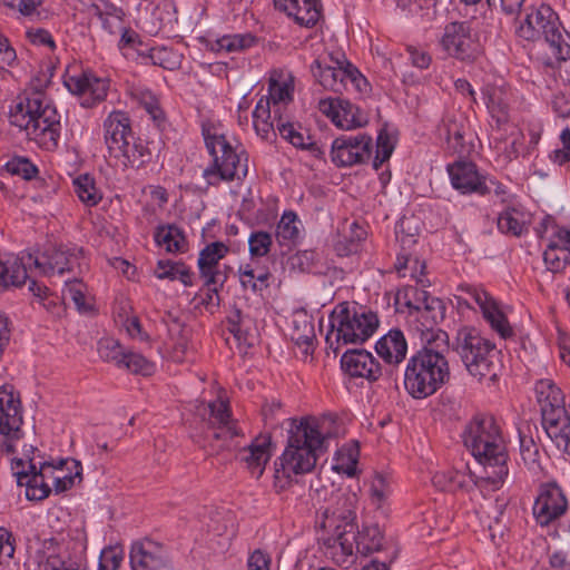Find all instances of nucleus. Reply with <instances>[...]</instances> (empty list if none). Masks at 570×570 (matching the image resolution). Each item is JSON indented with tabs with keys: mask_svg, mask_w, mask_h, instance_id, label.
<instances>
[{
	"mask_svg": "<svg viewBox=\"0 0 570 570\" xmlns=\"http://www.w3.org/2000/svg\"><path fill=\"white\" fill-rule=\"evenodd\" d=\"M324 422L313 417L293 420L288 430L287 445L275 468V487L284 489L292 474L311 472L317 462L320 452L324 451L330 436L323 431Z\"/></svg>",
	"mask_w": 570,
	"mask_h": 570,
	"instance_id": "nucleus-1",
	"label": "nucleus"
},
{
	"mask_svg": "<svg viewBox=\"0 0 570 570\" xmlns=\"http://www.w3.org/2000/svg\"><path fill=\"white\" fill-rule=\"evenodd\" d=\"M463 443L483 465L481 480L498 489L508 476V453L501 428L489 414H476L465 425Z\"/></svg>",
	"mask_w": 570,
	"mask_h": 570,
	"instance_id": "nucleus-2",
	"label": "nucleus"
},
{
	"mask_svg": "<svg viewBox=\"0 0 570 570\" xmlns=\"http://www.w3.org/2000/svg\"><path fill=\"white\" fill-rule=\"evenodd\" d=\"M10 122L24 130L30 140L41 148H57L61 124L60 116L40 92L24 97L12 107Z\"/></svg>",
	"mask_w": 570,
	"mask_h": 570,
	"instance_id": "nucleus-3",
	"label": "nucleus"
},
{
	"mask_svg": "<svg viewBox=\"0 0 570 570\" xmlns=\"http://www.w3.org/2000/svg\"><path fill=\"white\" fill-rule=\"evenodd\" d=\"M448 348L428 345L417 351L407 362L404 387L417 400L434 394L450 377L449 363L444 356Z\"/></svg>",
	"mask_w": 570,
	"mask_h": 570,
	"instance_id": "nucleus-4",
	"label": "nucleus"
},
{
	"mask_svg": "<svg viewBox=\"0 0 570 570\" xmlns=\"http://www.w3.org/2000/svg\"><path fill=\"white\" fill-rule=\"evenodd\" d=\"M105 144L110 158L124 169H139L151 159L147 144L134 135L129 116L114 111L104 121Z\"/></svg>",
	"mask_w": 570,
	"mask_h": 570,
	"instance_id": "nucleus-5",
	"label": "nucleus"
},
{
	"mask_svg": "<svg viewBox=\"0 0 570 570\" xmlns=\"http://www.w3.org/2000/svg\"><path fill=\"white\" fill-rule=\"evenodd\" d=\"M330 330L325 336L327 348L334 355L347 344H362L379 326V318L372 312L357 309L348 303L338 304L328 316Z\"/></svg>",
	"mask_w": 570,
	"mask_h": 570,
	"instance_id": "nucleus-6",
	"label": "nucleus"
},
{
	"mask_svg": "<svg viewBox=\"0 0 570 570\" xmlns=\"http://www.w3.org/2000/svg\"><path fill=\"white\" fill-rule=\"evenodd\" d=\"M524 17L515 27V35L527 41L543 39L557 60L570 58V46L563 37V27L553 9L544 3L524 8Z\"/></svg>",
	"mask_w": 570,
	"mask_h": 570,
	"instance_id": "nucleus-7",
	"label": "nucleus"
},
{
	"mask_svg": "<svg viewBox=\"0 0 570 570\" xmlns=\"http://www.w3.org/2000/svg\"><path fill=\"white\" fill-rule=\"evenodd\" d=\"M206 148L213 157V166L204 170L209 185L220 181L240 179L247 175V157L242 150L237 153L224 134L213 125H203Z\"/></svg>",
	"mask_w": 570,
	"mask_h": 570,
	"instance_id": "nucleus-8",
	"label": "nucleus"
},
{
	"mask_svg": "<svg viewBox=\"0 0 570 570\" xmlns=\"http://www.w3.org/2000/svg\"><path fill=\"white\" fill-rule=\"evenodd\" d=\"M196 413L207 425L202 445L208 455L220 453L229 446L233 438L240 434L237 421L232 417L228 401L222 397L202 402Z\"/></svg>",
	"mask_w": 570,
	"mask_h": 570,
	"instance_id": "nucleus-9",
	"label": "nucleus"
},
{
	"mask_svg": "<svg viewBox=\"0 0 570 570\" xmlns=\"http://www.w3.org/2000/svg\"><path fill=\"white\" fill-rule=\"evenodd\" d=\"M355 524L348 530H342L338 535L323 538L326 553L336 563H344L353 556L354 550L363 556L380 551L383 548L384 535L377 524L363 525L355 533Z\"/></svg>",
	"mask_w": 570,
	"mask_h": 570,
	"instance_id": "nucleus-10",
	"label": "nucleus"
},
{
	"mask_svg": "<svg viewBox=\"0 0 570 570\" xmlns=\"http://www.w3.org/2000/svg\"><path fill=\"white\" fill-rule=\"evenodd\" d=\"M318 511L320 527L328 531L330 535H338L342 530H348L354 525L355 494L332 491Z\"/></svg>",
	"mask_w": 570,
	"mask_h": 570,
	"instance_id": "nucleus-11",
	"label": "nucleus"
},
{
	"mask_svg": "<svg viewBox=\"0 0 570 570\" xmlns=\"http://www.w3.org/2000/svg\"><path fill=\"white\" fill-rule=\"evenodd\" d=\"M82 250L67 246L49 247L42 254L33 256L27 253L28 263L45 276H62L80 267Z\"/></svg>",
	"mask_w": 570,
	"mask_h": 570,
	"instance_id": "nucleus-12",
	"label": "nucleus"
},
{
	"mask_svg": "<svg viewBox=\"0 0 570 570\" xmlns=\"http://www.w3.org/2000/svg\"><path fill=\"white\" fill-rule=\"evenodd\" d=\"M372 137L365 134L334 139L331 159L337 167H352L367 161L372 155Z\"/></svg>",
	"mask_w": 570,
	"mask_h": 570,
	"instance_id": "nucleus-13",
	"label": "nucleus"
},
{
	"mask_svg": "<svg viewBox=\"0 0 570 570\" xmlns=\"http://www.w3.org/2000/svg\"><path fill=\"white\" fill-rule=\"evenodd\" d=\"M568 509V500L557 482L540 484L533 504V517L541 527L549 525L560 519Z\"/></svg>",
	"mask_w": 570,
	"mask_h": 570,
	"instance_id": "nucleus-14",
	"label": "nucleus"
},
{
	"mask_svg": "<svg viewBox=\"0 0 570 570\" xmlns=\"http://www.w3.org/2000/svg\"><path fill=\"white\" fill-rule=\"evenodd\" d=\"M314 78L322 87L334 92H342L351 83L361 89V82L365 83V79L351 63H340L337 66L322 65L315 60L311 66Z\"/></svg>",
	"mask_w": 570,
	"mask_h": 570,
	"instance_id": "nucleus-15",
	"label": "nucleus"
},
{
	"mask_svg": "<svg viewBox=\"0 0 570 570\" xmlns=\"http://www.w3.org/2000/svg\"><path fill=\"white\" fill-rule=\"evenodd\" d=\"M458 291L464 294L463 296L468 297L471 303L474 302L479 306L491 328L502 338H508L513 335V331L505 315L499 308L498 303L485 291L470 284L459 285Z\"/></svg>",
	"mask_w": 570,
	"mask_h": 570,
	"instance_id": "nucleus-16",
	"label": "nucleus"
},
{
	"mask_svg": "<svg viewBox=\"0 0 570 570\" xmlns=\"http://www.w3.org/2000/svg\"><path fill=\"white\" fill-rule=\"evenodd\" d=\"M129 558L132 570H175L168 549L154 540L134 542Z\"/></svg>",
	"mask_w": 570,
	"mask_h": 570,
	"instance_id": "nucleus-17",
	"label": "nucleus"
},
{
	"mask_svg": "<svg viewBox=\"0 0 570 570\" xmlns=\"http://www.w3.org/2000/svg\"><path fill=\"white\" fill-rule=\"evenodd\" d=\"M441 46L449 56L462 61H472L478 55V43L466 22L446 24Z\"/></svg>",
	"mask_w": 570,
	"mask_h": 570,
	"instance_id": "nucleus-18",
	"label": "nucleus"
},
{
	"mask_svg": "<svg viewBox=\"0 0 570 570\" xmlns=\"http://www.w3.org/2000/svg\"><path fill=\"white\" fill-rule=\"evenodd\" d=\"M228 252V246L223 242L210 243L200 250L197 264L204 284L224 286L229 268L226 265H220L219 262Z\"/></svg>",
	"mask_w": 570,
	"mask_h": 570,
	"instance_id": "nucleus-19",
	"label": "nucleus"
},
{
	"mask_svg": "<svg viewBox=\"0 0 570 570\" xmlns=\"http://www.w3.org/2000/svg\"><path fill=\"white\" fill-rule=\"evenodd\" d=\"M320 110L328 116L341 129L351 130L367 124V115L357 106L344 99H322Z\"/></svg>",
	"mask_w": 570,
	"mask_h": 570,
	"instance_id": "nucleus-20",
	"label": "nucleus"
},
{
	"mask_svg": "<svg viewBox=\"0 0 570 570\" xmlns=\"http://www.w3.org/2000/svg\"><path fill=\"white\" fill-rule=\"evenodd\" d=\"M430 305H424L421 311L416 312V320L421 323V331L423 338L428 345H435L436 347L448 348L449 336L448 333L436 328L439 322L444 318L445 306L441 299L428 301Z\"/></svg>",
	"mask_w": 570,
	"mask_h": 570,
	"instance_id": "nucleus-21",
	"label": "nucleus"
},
{
	"mask_svg": "<svg viewBox=\"0 0 570 570\" xmlns=\"http://www.w3.org/2000/svg\"><path fill=\"white\" fill-rule=\"evenodd\" d=\"M65 85L70 92L81 97V105L83 107H91L102 101L108 91V81L106 79L97 78L92 73L86 72L68 78Z\"/></svg>",
	"mask_w": 570,
	"mask_h": 570,
	"instance_id": "nucleus-22",
	"label": "nucleus"
},
{
	"mask_svg": "<svg viewBox=\"0 0 570 570\" xmlns=\"http://www.w3.org/2000/svg\"><path fill=\"white\" fill-rule=\"evenodd\" d=\"M452 186L461 194L485 195L489 190L473 163L456 161L448 167Z\"/></svg>",
	"mask_w": 570,
	"mask_h": 570,
	"instance_id": "nucleus-23",
	"label": "nucleus"
},
{
	"mask_svg": "<svg viewBox=\"0 0 570 570\" xmlns=\"http://www.w3.org/2000/svg\"><path fill=\"white\" fill-rule=\"evenodd\" d=\"M343 371L352 377L376 381L382 375V367L376 358L365 350L346 351L341 358Z\"/></svg>",
	"mask_w": 570,
	"mask_h": 570,
	"instance_id": "nucleus-24",
	"label": "nucleus"
},
{
	"mask_svg": "<svg viewBox=\"0 0 570 570\" xmlns=\"http://www.w3.org/2000/svg\"><path fill=\"white\" fill-rule=\"evenodd\" d=\"M22 424L21 404L12 386H0V433L10 435Z\"/></svg>",
	"mask_w": 570,
	"mask_h": 570,
	"instance_id": "nucleus-25",
	"label": "nucleus"
},
{
	"mask_svg": "<svg viewBox=\"0 0 570 570\" xmlns=\"http://www.w3.org/2000/svg\"><path fill=\"white\" fill-rule=\"evenodd\" d=\"M28 268H31V264L28 263L27 253H22L21 256L6 254L0 257V291L24 284L28 279Z\"/></svg>",
	"mask_w": 570,
	"mask_h": 570,
	"instance_id": "nucleus-26",
	"label": "nucleus"
},
{
	"mask_svg": "<svg viewBox=\"0 0 570 570\" xmlns=\"http://www.w3.org/2000/svg\"><path fill=\"white\" fill-rule=\"evenodd\" d=\"M271 436L259 435L239 453L240 460L246 463L247 469L256 479L263 474L265 465L271 459Z\"/></svg>",
	"mask_w": 570,
	"mask_h": 570,
	"instance_id": "nucleus-27",
	"label": "nucleus"
},
{
	"mask_svg": "<svg viewBox=\"0 0 570 570\" xmlns=\"http://www.w3.org/2000/svg\"><path fill=\"white\" fill-rule=\"evenodd\" d=\"M275 7L303 27H313L321 17L320 0H275Z\"/></svg>",
	"mask_w": 570,
	"mask_h": 570,
	"instance_id": "nucleus-28",
	"label": "nucleus"
},
{
	"mask_svg": "<svg viewBox=\"0 0 570 570\" xmlns=\"http://www.w3.org/2000/svg\"><path fill=\"white\" fill-rule=\"evenodd\" d=\"M473 360L461 358L468 372L479 381L488 379L495 381L500 371L499 352L491 345L488 352L472 355Z\"/></svg>",
	"mask_w": 570,
	"mask_h": 570,
	"instance_id": "nucleus-29",
	"label": "nucleus"
},
{
	"mask_svg": "<svg viewBox=\"0 0 570 570\" xmlns=\"http://www.w3.org/2000/svg\"><path fill=\"white\" fill-rule=\"evenodd\" d=\"M440 138L444 139L448 148L456 154L466 151L464 136L465 125L462 115L448 114L438 127Z\"/></svg>",
	"mask_w": 570,
	"mask_h": 570,
	"instance_id": "nucleus-30",
	"label": "nucleus"
},
{
	"mask_svg": "<svg viewBox=\"0 0 570 570\" xmlns=\"http://www.w3.org/2000/svg\"><path fill=\"white\" fill-rule=\"evenodd\" d=\"M542 426L547 435L562 452L570 454V415L567 411H558L557 414H548L542 420Z\"/></svg>",
	"mask_w": 570,
	"mask_h": 570,
	"instance_id": "nucleus-31",
	"label": "nucleus"
},
{
	"mask_svg": "<svg viewBox=\"0 0 570 570\" xmlns=\"http://www.w3.org/2000/svg\"><path fill=\"white\" fill-rule=\"evenodd\" d=\"M377 355L387 364L401 363L407 352L404 334L400 330H391L375 344Z\"/></svg>",
	"mask_w": 570,
	"mask_h": 570,
	"instance_id": "nucleus-32",
	"label": "nucleus"
},
{
	"mask_svg": "<svg viewBox=\"0 0 570 570\" xmlns=\"http://www.w3.org/2000/svg\"><path fill=\"white\" fill-rule=\"evenodd\" d=\"M537 400L540 405L542 420L548 414H557L558 411H566L564 395L562 391L549 379H543L535 384Z\"/></svg>",
	"mask_w": 570,
	"mask_h": 570,
	"instance_id": "nucleus-33",
	"label": "nucleus"
},
{
	"mask_svg": "<svg viewBox=\"0 0 570 570\" xmlns=\"http://www.w3.org/2000/svg\"><path fill=\"white\" fill-rule=\"evenodd\" d=\"M491 345L474 327L464 326L456 332L454 350L461 358L473 360L472 355L488 352Z\"/></svg>",
	"mask_w": 570,
	"mask_h": 570,
	"instance_id": "nucleus-34",
	"label": "nucleus"
},
{
	"mask_svg": "<svg viewBox=\"0 0 570 570\" xmlns=\"http://www.w3.org/2000/svg\"><path fill=\"white\" fill-rule=\"evenodd\" d=\"M315 328L313 318L304 311L295 312L292 316L291 338L303 348L305 355L313 353V342L315 340Z\"/></svg>",
	"mask_w": 570,
	"mask_h": 570,
	"instance_id": "nucleus-35",
	"label": "nucleus"
},
{
	"mask_svg": "<svg viewBox=\"0 0 570 570\" xmlns=\"http://www.w3.org/2000/svg\"><path fill=\"white\" fill-rule=\"evenodd\" d=\"M294 94V79L291 75L279 77L278 79L272 77L268 86V95L264 96L269 105L273 106L275 119L278 115H284V109L292 102Z\"/></svg>",
	"mask_w": 570,
	"mask_h": 570,
	"instance_id": "nucleus-36",
	"label": "nucleus"
},
{
	"mask_svg": "<svg viewBox=\"0 0 570 570\" xmlns=\"http://www.w3.org/2000/svg\"><path fill=\"white\" fill-rule=\"evenodd\" d=\"M253 127L262 139L271 140L276 137L277 119L273 112V106L265 97H262L253 111Z\"/></svg>",
	"mask_w": 570,
	"mask_h": 570,
	"instance_id": "nucleus-37",
	"label": "nucleus"
},
{
	"mask_svg": "<svg viewBox=\"0 0 570 570\" xmlns=\"http://www.w3.org/2000/svg\"><path fill=\"white\" fill-rule=\"evenodd\" d=\"M88 13L91 18H97L109 33L122 30L124 11L109 1L92 3L88 7Z\"/></svg>",
	"mask_w": 570,
	"mask_h": 570,
	"instance_id": "nucleus-38",
	"label": "nucleus"
},
{
	"mask_svg": "<svg viewBox=\"0 0 570 570\" xmlns=\"http://www.w3.org/2000/svg\"><path fill=\"white\" fill-rule=\"evenodd\" d=\"M531 214L519 208H507L498 217V228L501 233L520 237L528 233Z\"/></svg>",
	"mask_w": 570,
	"mask_h": 570,
	"instance_id": "nucleus-39",
	"label": "nucleus"
},
{
	"mask_svg": "<svg viewBox=\"0 0 570 570\" xmlns=\"http://www.w3.org/2000/svg\"><path fill=\"white\" fill-rule=\"evenodd\" d=\"M39 470H36L32 474L22 482V487H26V497L28 500L41 501L49 497L51 487L47 482V472L51 470V463L40 462Z\"/></svg>",
	"mask_w": 570,
	"mask_h": 570,
	"instance_id": "nucleus-40",
	"label": "nucleus"
},
{
	"mask_svg": "<svg viewBox=\"0 0 570 570\" xmlns=\"http://www.w3.org/2000/svg\"><path fill=\"white\" fill-rule=\"evenodd\" d=\"M277 130L279 135L291 142L294 147L309 150L314 155L321 154V149L317 144L311 138V136H304L303 132L297 131L293 124L289 122L288 117L279 114L277 118Z\"/></svg>",
	"mask_w": 570,
	"mask_h": 570,
	"instance_id": "nucleus-41",
	"label": "nucleus"
},
{
	"mask_svg": "<svg viewBox=\"0 0 570 570\" xmlns=\"http://www.w3.org/2000/svg\"><path fill=\"white\" fill-rule=\"evenodd\" d=\"M276 239L281 246H292L301 238V220L293 210H285L276 225Z\"/></svg>",
	"mask_w": 570,
	"mask_h": 570,
	"instance_id": "nucleus-42",
	"label": "nucleus"
},
{
	"mask_svg": "<svg viewBox=\"0 0 570 570\" xmlns=\"http://www.w3.org/2000/svg\"><path fill=\"white\" fill-rule=\"evenodd\" d=\"M81 463L77 460H61L53 476V490L56 493H62L71 489L76 480L81 481Z\"/></svg>",
	"mask_w": 570,
	"mask_h": 570,
	"instance_id": "nucleus-43",
	"label": "nucleus"
},
{
	"mask_svg": "<svg viewBox=\"0 0 570 570\" xmlns=\"http://www.w3.org/2000/svg\"><path fill=\"white\" fill-rule=\"evenodd\" d=\"M156 243L168 253H184L188 244L180 228L175 225L160 226L155 232Z\"/></svg>",
	"mask_w": 570,
	"mask_h": 570,
	"instance_id": "nucleus-44",
	"label": "nucleus"
},
{
	"mask_svg": "<svg viewBox=\"0 0 570 570\" xmlns=\"http://www.w3.org/2000/svg\"><path fill=\"white\" fill-rule=\"evenodd\" d=\"M395 268L401 277H410L414 279L422 287L429 285V281L425 278V264L417 257H413L409 254H399L395 263Z\"/></svg>",
	"mask_w": 570,
	"mask_h": 570,
	"instance_id": "nucleus-45",
	"label": "nucleus"
},
{
	"mask_svg": "<svg viewBox=\"0 0 570 570\" xmlns=\"http://www.w3.org/2000/svg\"><path fill=\"white\" fill-rule=\"evenodd\" d=\"M256 38L247 33L226 35L209 42V49L215 52H238L254 46Z\"/></svg>",
	"mask_w": 570,
	"mask_h": 570,
	"instance_id": "nucleus-46",
	"label": "nucleus"
},
{
	"mask_svg": "<svg viewBox=\"0 0 570 570\" xmlns=\"http://www.w3.org/2000/svg\"><path fill=\"white\" fill-rule=\"evenodd\" d=\"M485 105L495 119L498 125L504 124L509 119V104L501 88H488L485 91Z\"/></svg>",
	"mask_w": 570,
	"mask_h": 570,
	"instance_id": "nucleus-47",
	"label": "nucleus"
},
{
	"mask_svg": "<svg viewBox=\"0 0 570 570\" xmlns=\"http://www.w3.org/2000/svg\"><path fill=\"white\" fill-rule=\"evenodd\" d=\"M63 301H70L75 304L76 308L86 313L91 309V303L87 295V287L80 279L66 281L62 289Z\"/></svg>",
	"mask_w": 570,
	"mask_h": 570,
	"instance_id": "nucleus-48",
	"label": "nucleus"
},
{
	"mask_svg": "<svg viewBox=\"0 0 570 570\" xmlns=\"http://www.w3.org/2000/svg\"><path fill=\"white\" fill-rule=\"evenodd\" d=\"M73 191L87 206H96L101 200V195L96 188L95 180L89 175H80L73 179Z\"/></svg>",
	"mask_w": 570,
	"mask_h": 570,
	"instance_id": "nucleus-49",
	"label": "nucleus"
},
{
	"mask_svg": "<svg viewBox=\"0 0 570 570\" xmlns=\"http://www.w3.org/2000/svg\"><path fill=\"white\" fill-rule=\"evenodd\" d=\"M466 475L456 470L440 471L436 472L432 478L434 487L442 491L450 492L463 489L466 484Z\"/></svg>",
	"mask_w": 570,
	"mask_h": 570,
	"instance_id": "nucleus-50",
	"label": "nucleus"
},
{
	"mask_svg": "<svg viewBox=\"0 0 570 570\" xmlns=\"http://www.w3.org/2000/svg\"><path fill=\"white\" fill-rule=\"evenodd\" d=\"M358 451L355 448H342L337 451L333 469L347 476L355 475Z\"/></svg>",
	"mask_w": 570,
	"mask_h": 570,
	"instance_id": "nucleus-51",
	"label": "nucleus"
},
{
	"mask_svg": "<svg viewBox=\"0 0 570 570\" xmlns=\"http://www.w3.org/2000/svg\"><path fill=\"white\" fill-rule=\"evenodd\" d=\"M99 356L106 362H114L118 367H121L124 355L126 351L114 338H102L98 343Z\"/></svg>",
	"mask_w": 570,
	"mask_h": 570,
	"instance_id": "nucleus-52",
	"label": "nucleus"
},
{
	"mask_svg": "<svg viewBox=\"0 0 570 570\" xmlns=\"http://www.w3.org/2000/svg\"><path fill=\"white\" fill-rule=\"evenodd\" d=\"M7 173L30 180L38 175V168L28 158L14 157L4 165Z\"/></svg>",
	"mask_w": 570,
	"mask_h": 570,
	"instance_id": "nucleus-53",
	"label": "nucleus"
},
{
	"mask_svg": "<svg viewBox=\"0 0 570 570\" xmlns=\"http://www.w3.org/2000/svg\"><path fill=\"white\" fill-rule=\"evenodd\" d=\"M390 493L391 490L387 479L383 474L376 473L370 484V499L372 504L376 508H382Z\"/></svg>",
	"mask_w": 570,
	"mask_h": 570,
	"instance_id": "nucleus-54",
	"label": "nucleus"
},
{
	"mask_svg": "<svg viewBox=\"0 0 570 570\" xmlns=\"http://www.w3.org/2000/svg\"><path fill=\"white\" fill-rule=\"evenodd\" d=\"M394 150V140L385 130H380L376 139V154L373 160V167L379 169L386 161Z\"/></svg>",
	"mask_w": 570,
	"mask_h": 570,
	"instance_id": "nucleus-55",
	"label": "nucleus"
},
{
	"mask_svg": "<svg viewBox=\"0 0 570 570\" xmlns=\"http://www.w3.org/2000/svg\"><path fill=\"white\" fill-rule=\"evenodd\" d=\"M121 367L142 375H150L154 371V364L141 354L135 352L125 353Z\"/></svg>",
	"mask_w": 570,
	"mask_h": 570,
	"instance_id": "nucleus-56",
	"label": "nucleus"
},
{
	"mask_svg": "<svg viewBox=\"0 0 570 570\" xmlns=\"http://www.w3.org/2000/svg\"><path fill=\"white\" fill-rule=\"evenodd\" d=\"M272 243V235L267 232H253L248 238L249 254L253 257H263L268 254Z\"/></svg>",
	"mask_w": 570,
	"mask_h": 570,
	"instance_id": "nucleus-57",
	"label": "nucleus"
},
{
	"mask_svg": "<svg viewBox=\"0 0 570 570\" xmlns=\"http://www.w3.org/2000/svg\"><path fill=\"white\" fill-rule=\"evenodd\" d=\"M227 330L238 343H247V332L245 330V317L240 309L234 308L227 316Z\"/></svg>",
	"mask_w": 570,
	"mask_h": 570,
	"instance_id": "nucleus-58",
	"label": "nucleus"
},
{
	"mask_svg": "<svg viewBox=\"0 0 570 570\" xmlns=\"http://www.w3.org/2000/svg\"><path fill=\"white\" fill-rule=\"evenodd\" d=\"M37 470L35 459H12L11 471L17 479V483L22 487V482Z\"/></svg>",
	"mask_w": 570,
	"mask_h": 570,
	"instance_id": "nucleus-59",
	"label": "nucleus"
},
{
	"mask_svg": "<svg viewBox=\"0 0 570 570\" xmlns=\"http://www.w3.org/2000/svg\"><path fill=\"white\" fill-rule=\"evenodd\" d=\"M412 295L413 298H410L406 302V306L410 308V314L416 313L423 308L424 305H430L428 301L438 299L436 297L431 296L424 289H417L415 287H411L406 292V296Z\"/></svg>",
	"mask_w": 570,
	"mask_h": 570,
	"instance_id": "nucleus-60",
	"label": "nucleus"
},
{
	"mask_svg": "<svg viewBox=\"0 0 570 570\" xmlns=\"http://www.w3.org/2000/svg\"><path fill=\"white\" fill-rule=\"evenodd\" d=\"M122 559V553L116 549H104L99 559V570H118Z\"/></svg>",
	"mask_w": 570,
	"mask_h": 570,
	"instance_id": "nucleus-61",
	"label": "nucleus"
},
{
	"mask_svg": "<svg viewBox=\"0 0 570 570\" xmlns=\"http://www.w3.org/2000/svg\"><path fill=\"white\" fill-rule=\"evenodd\" d=\"M560 140L562 148L553 150L550 154V159L558 165H563L570 161V128L562 130Z\"/></svg>",
	"mask_w": 570,
	"mask_h": 570,
	"instance_id": "nucleus-62",
	"label": "nucleus"
},
{
	"mask_svg": "<svg viewBox=\"0 0 570 570\" xmlns=\"http://www.w3.org/2000/svg\"><path fill=\"white\" fill-rule=\"evenodd\" d=\"M145 110L159 127L165 121L164 112L159 106L158 99L151 94H145L141 99Z\"/></svg>",
	"mask_w": 570,
	"mask_h": 570,
	"instance_id": "nucleus-63",
	"label": "nucleus"
},
{
	"mask_svg": "<svg viewBox=\"0 0 570 570\" xmlns=\"http://www.w3.org/2000/svg\"><path fill=\"white\" fill-rule=\"evenodd\" d=\"M271 558L261 550L254 551L247 562V570H269Z\"/></svg>",
	"mask_w": 570,
	"mask_h": 570,
	"instance_id": "nucleus-64",
	"label": "nucleus"
}]
</instances>
